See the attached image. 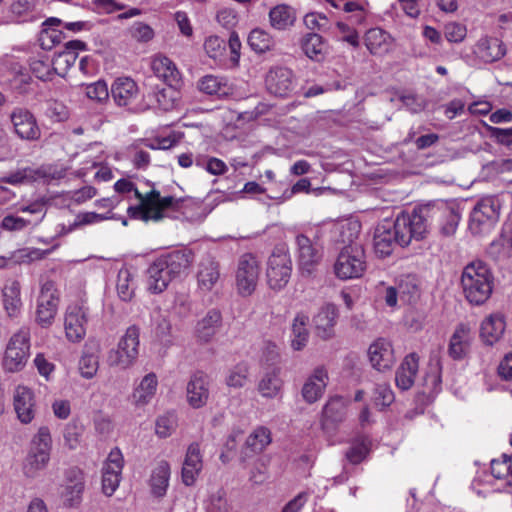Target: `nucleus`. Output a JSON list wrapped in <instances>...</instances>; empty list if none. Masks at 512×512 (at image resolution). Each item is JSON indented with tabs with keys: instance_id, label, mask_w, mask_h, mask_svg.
<instances>
[{
	"instance_id": "1",
	"label": "nucleus",
	"mask_w": 512,
	"mask_h": 512,
	"mask_svg": "<svg viewBox=\"0 0 512 512\" xmlns=\"http://www.w3.org/2000/svg\"><path fill=\"white\" fill-rule=\"evenodd\" d=\"M114 189L119 194L133 192L139 201L137 205L129 206L127 214L129 218L147 222H159L164 218H178V213L184 206V200L173 196L162 197L155 188L141 193L136 185L127 180L120 179L114 184Z\"/></svg>"
},
{
	"instance_id": "2",
	"label": "nucleus",
	"mask_w": 512,
	"mask_h": 512,
	"mask_svg": "<svg viewBox=\"0 0 512 512\" xmlns=\"http://www.w3.org/2000/svg\"><path fill=\"white\" fill-rule=\"evenodd\" d=\"M361 225L346 222L337 226L339 241L345 244L334 263V273L341 280L360 278L366 270V255L362 245L354 243Z\"/></svg>"
},
{
	"instance_id": "3",
	"label": "nucleus",
	"mask_w": 512,
	"mask_h": 512,
	"mask_svg": "<svg viewBox=\"0 0 512 512\" xmlns=\"http://www.w3.org/2000/svg\"><path fill=\"white\" fill-rule=\"evenodd\" d=\"M412 239L419 240L412 213H401L395 221L383 220L374 230L373 247L380 258L390 256L397 245L408 246Z\"/></svg>"
},
{
	"instance_id": "4",
	"label": "nucleus",
	"mask_w": 512,
	"mask_h": 512,
	"mask_svg": "<svg viewBox=\"0 0 512 512\" xmlns=\"http://www.w3.org/2000/svg\"><path fill=\"white\" fill-rule=\"evenodd\" d=\"M193 262V253L188 249L174 250L156 258L147 270L148 289L159 294L170 282L180 277Z\"/></svg>"
},
{
	"instance_id": "5",
	"label": "nucleus",
	"mask_w": 512,
	"mask_h": 512,
	"mask_svg": "<svg viewBox=\"0 0 512 512\" xmlns=\"http://www.w3.org/2000/svg\"><path fill=\"white\" fill-rule=\"evenodd\" d=\"M414 226L418 239L422 240L428 233L433 222H436L443 236H452L459 225L461 218L459 209L455 205L445 202L428 203L412 211Z\"/></svg>"
},
{
	"instance_id": "6",
	"label": "nucleus",
	"mask_w": 512,
	"mask_h": 512,
	"mask_svg": "<svg viewBox=\"0 0 512 512\" xmlns=\"http://www.w3.org/2000/svg\"><path fill=\"white\" fill-rule=\"evenodd\" d=\"M494 277L482 261L466 265L461 276V286L466 300L472 305H482L493 291Z\"/></svg>"
},
{
	"instance_id": "7",
	"label": "nucleus",
	"mask_w": 512,
	"mask_h": 512,
	"mask_svg": "<svg viewBox=\"0 0 512 512\" xmlns=\"http://www.w3.org/2000/svg\"><path fill=\"white\" fill-rule=\"evenodd\" d=\"M29 355L30 332L27 328H21L8 341L2 360V367L9 373L19 372L26 366Z\"/></svg>"
},
{
	"instance_id": "8",
	"label": "nucleus",
	"mask_w": 512,
	"mask_h": 512,
	"mask_svg": "<svg viewBox=\"0 0 512 512\" xmlns=\"http://www.w3.org/2000/svg\"><path fill=\"white\" fill-rule=\"evenodd\" d=\"M501 202L496 196L480 199L470 214L469 229L473 234L489 232L498 222Z\"/></svg>"
},
{
	"instance_id": "9",
	"label": "nucleus",
	"mask_w": 512,
	"mask_h": 512,
	"mask_svg": "<svg viewBox=\"0 0 512 512\" xmlns=\"http://www.w3.org/2000/svg\"><path fill=\"white\" fill-rule=\"evenodd\" d=\"M295 257L303 275H310L321 263L324 248L317 236L299 233L295 236Z\"/></svg>"
},
{
	"instance_id": "10",
	"label": "nucleus",
	"mask_w": 512,
	"mask_h": 512,
	"mask_svg": "<svg viewBox=\"0 0 512 512\" xmlns=\"http://www.w3.org/2000/svg\"><path fill=\"white\" fill-rule=\"evenodd\" d=\"M140 330L137 326H129L119 340L117 349L108 353L107 362L112 367L127 369L131 367L138 357Z\"/></svg>"
},
{
	"instance_id": "11",
	"label": "nucleus",
	"mask_w": 512,
	"mask_h": 512,
	"mask_svg": "<svg viewBox=\"0 0 512 512\" xmlns=\"http://www.w3.org/2000/svg\"><path fill=\"white\" fill-rule=\"evenodd\" d=\"M292 262L289 253L280 248H276L267 262V282L271 289L281 290L284 288L291 277Z\"/></svg>"
},
{
	"instance_id": "12",
	"label": "nucleus",
	"mask_w": 512,
	"mask_h": 512,
	"mask_svg": "<svg viewBox=\"0 0 512 512\" xmlns=\"http://www.w3.org/2000/svg\"><path fill=\"white\" fill-rule=\"evenodd\" d=\"M260 275V264L251 253L243 254L236 270V288L241 296H250L256 289Z\"/></svg>"
},
{
	"instance_id": "13",
	"label": "nucleus",
	"mask_w": 512,
	"mask_h": 512,
	"mask_svg": "<svg viewBox=\"0 0 512 512\" xmlns=\"http://www.w3.org/2000/svg\"><path fill=\"white\" fill-rule=\"evenodd\" d=\"M58 307V296L55 283L46 280L42 283L37 301L36 321L42 327L53 323Z\"/></svg>"
},
{
	"instance_id": "14",
	"label": "nucleus",
	"mask_w": 512,
	"mask_h": 512,
	"mask_svg": "<svg viewBox=\"0 0 512 512\" xmlns=\"http://www.w3.org/2000/svg\"><path fill=\"white\" fill-rule=\"evenodd\" d=\"M265 85L269 93L278 97H288L296 88V80L289 68L273 67L266 75Z\"/></svg>"
},
{
	"instance_id": "15",
	"label": "nucleus",
	"mask_w": 512,
	"mask_h": 512,
	"mask_svg": "<svg viewBox=\"0 0 512 512\" xmlns=\"http://www.w3.org/2000/svg\"><path fill=\"white\" fill-rule=\"evenodd\" d=\"M87 309L83 306L70 305L65 314L66 338L73 343L80 342L86 335Z\"/></svg>"
},
{
	"instance_id": "16",
	"label": "nucleus",
	"mask_w": 512,
	"mask_h": 512,
	"mask_svg": "<svg viewBox=\"0 0 512 512\" xmlns=\"http://www.w3.org/2000/svg\"><path fill=\"white\" fill-rule=\"evenodd\" d=\"M123 468V455L118 448H114L108 455L103 466L102 489L107 496H111L119 486Z\"/></svg>"
},
{
	"instance_id": "17",
	"label": "nucleus",
	"mask_w": 512,
	"mask_h": 512,
	"mask_svg": "<svg viewBox=\"0 0 512 512\" xmlns=\"http://www.w3.org/2000/svg\"><path fill=\"white\" fill-rule=\"evenodd\" d=\"M10 118L14 131L19 138L28 141H35L40 138L41 130L34 115L29 110L15 108Z\"/></svg>"
},
{
	"instance_id": "18",
	"label": "nucleus",
	"mask_w": 512,
	"mask_h": 512,
	"mask_svg": "<svg viewBox=\"0 0 512 512\" xmlns=\"http://www.w3.org/2000/svg\"><path fill=\"white\" fill-rule=\"evenodd\" d=\"M368 357L372 367L380 372L390 370L396 359L390 341L378 338L368 348Z\"/></svg>"
},
{
	"instance_id": "19",
	"label": "nucleus",
	"mask_w": 512,
	"mask_h": 512,
	"mask_svg": "<svg viewBox=\"0 0 512 512\" xmlns=\"http://www.w3.org/2000/svg\"><path fill=\"white\" fill-rule=\"evenodd\" d=\"M473 340L474 333L470 325L467 323L458 324L449 340V356L454 360L465 358L470 352Z\"/></svg>"
},
{
	"instance_id": "20",
	"label": "nucleus",
	"mask_w": 512,
	"mask_h": 512,
	"mask_svg": "<svg viewBox=\"0 0 512 512\" xmlns=\"http://www.w3.org/2000/svg\"><path fill=\"white\" fill-rule=\"evenodd\" d=\"M158 389V377L155 373L150 372L135 382L130 401L136 408H144L149 405L156 396Z\"/></svg>"
},
{
	"instance_id": "21",
	"label": "nucleus",
	"mask_w": 512,
	"mask_h": 512,
	"mask_svg": "<svg viewBox=\"0 0 512 512\" xmlns=\"http://www.w3.org/2000/svg\"><path fill=\"white\" fill-rule=\"evenodd\" d=\"M14 410L23 424H29L35 417L36 403L33 391L26 386H18L13 396Z\"/></svg>"
},
{
	"instance_id": "22",
	"label": "nucleus",
	"mask_w": 512,
	"mask_h": 512,
	"mask_svg": "<svg viewBox=\"0 0 512 512\" xmlns=\"http://www.w3.org/2000/svg\"><path fill=\"white\" fill-rule=\"evenodd\" d=\"M209 377L203 372L193 374L187 383V401L193 408L203 407L209 398Z\"/></svg>"
},
{
	"instance_id": "23",
	"label": "nucleus",
	"mask_w": 512,
	"mask_h": 512,
	"mask_svg": "<svg viewBox=\"0 0 512 512\" xmlns=\"http://www.w3.org/2000/svg\"><path fill=\"white\" fill-rule=\"evenodd\" d=\"M473 52L482 62L492 63L505 56L506 48L500 39L485 36L477 41Z\"/></svg>"
},
{
	"instance_id": "24",
	"label": "nucleus",
	"mask_w": 512,
	"mask_h": 512,
	"mask_svg": "<svg viewBox=\"0 0 512 512\" xmlns=\"http://www.w3.org/2000/svg\"><path fill=\"white\" fill-rule=\"evenodd\" d=\"M328 373L324 367H317L307 378L302 387V396L307 403H315L318 401L327 386Z\"/></svg>"
},
{
	"instance_id": "25",
	"label": "nucleus",
	"mask_w": 512,
	"mask_h": 512,
	"mask_svg": "<svg viewBox=\"0 0 512 512\" xmlns=\"http://www.w3.org/2000/svg\"><path fill=\"white\" fill-rule=\"evenodd\" d=\"M222 325V315L216 309L209 310L197 323L194 336L200 343H209Z\"/></svg>"
},
{
	"instance_id": "26",
	"label": "nucleus",
	"mask_w": 512,
	"mask_h": 512,
	"mask_svg": "<svg viewBox=\"0 0 512 512\" xmlns=\"http://www.w3.org/2000/svg\"><path fill=\"white\" fill-rule=\"evenodd\" d=\"M203 468L202 455L198 443L189 445L182 466L181 478L186 486H192Z\"/></svg>"
},
{
	"instance_id": "27",
	"label": "nucleus",
	"mask_w": 512,
	"mask_h": 512,
	"mask_svg": "<svg viewBox=\"0 0 512 512\" xmlns=\"http://www.w3.org/2000/svg\"><path fill=\"white\" fill-rule=\"evenodd\" d=\"M505 329L504 315L500 312L492 313L482 321L480 337L486 345L492 346L502 338Z\"/></svg>"
},
{
	"instance_id": "28",
	"label": "nucleus",
	"mask_w": 512,
	"mask_h": 512,
	"mask_svg": "<svg viewBox=\"0 0 512 512\" xmlns=\"http://www.w3.org/2000/svg\"><path fill=\"white\" fill-rule=\"evenodd\" d=\"M220 280L219 263L210 255L202 258L198 266L197 284L205 292L211 291Z\"/></svg>"
},
{
	"instance_id": "29",
	"label": "nucleus",
	"mask_w": 512,
	"mask_h": 512,
	"mask_svg": "<svg viewBox=\"0 0 512 512\" xmlns=\"http://www.w3.org/2000/svg\"><path fill=\"white\" fill-rule=\"evenodd\" d=\"M139 88L129 77L117 78L111 86V95L118 106L131 105L138 97Z\"/></svg>"
},
{
	"instance_id": "30",
	"label": "nucleus",
	"mask_w": 512,
	"mask_h": 512,
	"mask_svg": "<svg viewBox=\"0 0 512 512\" xmlns=\"http://www.w3.org/2000/svg\"><path fill=\"white\" fill-rule=\"evenodd\" d=\"M337 318L338 310L334 304L328 303L322 306L313 319L317 335L325 340L331 338Z\"/></svg>"
},
{
	"instance_id": "31",
	"label": "nucleus",
	"mask_w": 512,
	"mask_h": 512,
	"mask_svg": "<svg viewBox=\"0 0 512 512\" xmlns=\"http://www.w3.org/2000/svg\"><path fill=\"white\" fill-rule=\"evenodd\" d=\"M83 491V473L78 469H70L67 483L61 494L64 505L68 507L77 506L81 502Z\"/></svg>"
},
{
	"instance_id": "32",
	"label": "nucleus",
	"mask_w": 512,
	"mask_h": 512,
	"mask_svg": "<svg viewBox=\"0 0 512 512\" xmlns=\"http://www.w3.org/2000/svg\"><path fill=\"white\" fill-rule=\"evenodd\" d=\"M419 358L415 353L407 355L396 371V386L401 390L410 389L416 377L419 367Z\"/></svg>"
},
{
	"instance_id": "33",
	"label": "nucleus",
	"mask_w": 512,
	"mask_h": 512,
	"mask_svg": "<svg viewBox=\"0 0 512 512\" xmlns=\"http://www.w3.org/2000/svg\"><path fill=\"white\" fill-rule=\"evenodd\" d=\"M268 17L272 28L278 31H286L294 26L297 14L293 7L279 4L270 9Z\"/></svg>"
},
{
	"instance_id": "34",
	"label": "nucleus",
	"mask_w": 512,
	"mask_h": 512,
	"mask_svg": "<svg viewBox=\"0 0 512 512\" xmlns=\"http://www.w3.org/2000/svg\"><path fill=\"white\" fill-rule=\"evenodd\" d=\"M365 45L371 54L382 56L392 49V39L386 31L372 28L365 34Z\"/></svg>"
},
{
	"instance_id": "35",
	"label": "nucleus",
	"mask_w": 512,
	"mask_h": 512,
	"mask_svg": "<svg viewBox=\"0 0 512 512\" xmlns=\"http://www.w3.org/2000/svg\"><path fill=\"white\" fill-rule=\"evenodd\" d=\"M20 283L16 280L8 281L2 290L3 307L9 317H18L22 309L20 297Z\"/></svg>"
},
{
	"instance_id": "36",
	"label": "nucleus",
	"mask_w": 512,
	"mask_h": 512,
	"mask_svg": "<svg viewBox=\"0 0 512 512\" xmlns=\"http://www.w3.org/2000/svg\"><path fill=\"white\" fill-rule=\"evenodd\" d=\"M272 436L269 428L257 426L245 441L244 453L246 456L263 452L271 443Z\"/></svg>"
},
{
	"instance_id": "37",
	"label": "nucleus",
	"mask_w": 512,
	"mask_h": 512,
	"mask_svg": "<svg viewBox=\"0 0 512 512\" xmlns=\"http://www.w3.org/2000/svg\"><path fill=\"white\" fill-rule=\"evenodd\" d=\"M170 479V465L167 461L161 460L153 468L150 477V486L153 495L163 497L166 494Z\"/></svg>"
},
{
	"instance_id": "38",
	"label": "nucleus",
	"mask_w": 512,
	"mask_h": 512,
	"mask_svg": "<svg viewBox=\"0 0 512 512\" xmlns=\"http://www.w3.org/2000/svg\"><path fill=\"white\" fill-rule=\"evenodd\" d=\"M152 68L155 74L167 82L170 86L180 80V73L175 64L166 56H157L153 59Z\"/></svg>"
},
{
	"instance_id": "39",
	"label": "nucleus",
	"mask_w": 512,
	"mask_h": 512,
	"mask_svg": "<svg viewBox=\"0 0 512 512\" xmlns=\"http://www.w3.org/2000/svg\"><path fill=\"white\" fill-rule=\"evenodd\" d=\"M308 324L309 317L304 313H298L293 320L291 346L296 351L302 350L308 342Z\"/></svg>"
},
{
	"instance_id": "40",
	"label": "nucleus",
	"mask_w": 512,
	"mask_h": 512,
	"mask_svg": "<svg viewBox=\"0 0 512 512\" xmlns=\"http://www.w3.org/2000/svg\"><path fill=\"white\" fill-rule=\"evenodd\" d=\"M347 401L341 396L331 397L323 407L325 422L340 423L346 417Z\"/></svg>"
},
{
	"instance_id": "41",
	"label": "nucleus",
	"mask_w": 512,
	"mask_h": 512,
	"mask_svg": "<svg viewBox=\"0 0 512 512\" xmlns=\"http://www.w3.org/2000/svg\"><path fill=\"white\" fill-rule=\"evenodd\" d=\"M52 438L48 427H40L31 441L29 452L50 460Z\"/></svg>"
},
{
	"instance_id": "42",
	"label": "nucleus",
	"mask_w": 512,
	"mask_h": 512,
	"mask_svg": "<svg viewBox=\"0 0 512 512\" xmlns=\"http://www.w3.org/2000/svg\"><path fill=\"white\" fill-rule=\"evenodd\" d=\"M301 48L312 60L320 61L324 56L325 44L319 34L307 33L301 40Z\"/></svg>"
},
{
	"instance_id": "43",
	"label": "nucleus",
	"mask_w": 512,
	"mask_h": 512,
	"mask_svg": "<svg viewBox=\"0 0 512 512\" xmlns=\"http://www.w3.org/2000/svg\"><path fill=\"white\" fill-rule=\"evenodd\" d=\"M248 45L256 53L271 51L275 46L274 38L261 28L253 29L248 35Z\"/></svg>"
},
{
	"instance_id": "44",
	"label": "nucleus",
	"mask_w": 512,
	"mask_h": 512,
	"mask_svg": "<svg viewBox=\"0 0 512 512\" xmlns=\"http://www.w3.org/2000/svg\"><path fill=\"white\" fill-rule=\"evenodd\" d=\"M399 296L408 303L415 302L420 297L419 281L415 275L402 276L398 282Z\"/></svg>"
},
{
	"instance_id": "45",
	"label": "nucleus",
	"mask_w": 512,
	"mask_h": 512,
	"mask_svg": "<svg viewBox=\"0 0 512 512\" xmlns=\"http://www.w3.org/2000/svg\"><path fill=\"white\" fill-rule=\"evenodd\" d=\"M282 387V381L275 371L264 374L258 383V391L265 398H275Z\"/></svg>"
},
{
	"instance_id": "46",
	"label": "nucleus",
	"mask_w": 512,
	"mask_h": 512,
	"mask_svg": "<svg viewBox=\"0 0 512 512\" xmlns=\"http://www.w3.org/2000/svg\"><path fill=\"white\" fill-rule=\"evenodd\" d=\"M249 365L246 362H239L227 373L225 383L230 388H242L248 382Z\"/></svg>"
},
{
	"instance_id": "47",
	"label": "nucleus",
	"mask_w": 512,
	"mask_h": 512,
	"mask_svg": "<svg viewBox=\"0 0 512 512\" xmlns=\"http://www.w3.org/2000/svg\"><path fill=\"white\" fill-rule=\"evenodd\" d=\"M371 441L366 436L356 438L346 452L347 460L352 464H358L365 459L370 451Z\"/></svg>"
},
{
	"instance_id": "48",
	"label": "nucleus",
	"mask_w": 512,
	"mask_h": 512,
	"mask_svg": "<svg viewBox=\"0 0 512 512\" xmlns=\"http://www.w3.org/2000/svg\"><path fill=\"white\" fill-rule=\"evenodd\" d=\"M49 461L47 458L28 452L22 464V472L26 478L34 479L47 467Z\"/></svg>"
},
{
	"instance_id": "49",
	"label": "nucleus",
	"mask_w": 512,
	"mask_h": 512,
	"mask_svg": "<svg viewBox=\"0 0 512 512\" xmlns=\"http://www.w3.org/2000/svg\"><path fill=\"white\" fill-rule=\"evenodd\" d=\"M200 91L208 95L222 96L227 94V83L223 78L214 75H206L202 77L198 83Z\"/></svg>"
},
{
	"instance_id": "50",
	"label": "nucleus",
	"mask_w": 512,
	"mask_h": 512,
	"mask_svg": "<svg viewBox=\"0 0 512 512\" xmlns=\"http://www.w3.org/2000/svg\"><path fill=\"white\" fill-rule=\"evenodd\" d=\"M29 65L31 72L40 80H49L54 74L52 61L46 55L32 57Z\"/></svg>"
},
{
	"instance_id": "51",
	"label": "nucleus",
	"mask_w": 512,
	"mask_h": 512,
	"mask_svg": "<svg viewBox=\"0 0 512 512\" xmlns=\"http://www.w3.org/2000/svg\"><path fill=\"white\" fill-rule=\"evenodd\" d=\"M116 289L123 301H129L134 295L133 276L129 269L122 268L117 275Z\"/></svg>"
},
{
	"instance_id": "52",
	"label": "nucleus",
	"mask_w": 512,
	"mask_h": 512,
	"mask_svg": "<svg viewBox=\"0 0 512 512\" xmlns=\"http://www.w3.org/2000/svg\"><path fill=\"white\" fill-rule=\"evenodd\" d=\"M77 59V53L63 51L57 54L51 61L54 74L64 76L68 69L73 66Z\"/></svg>"
},
{
	"instance_id": "53",
	"label": "nucleus",
	"mask_w": 512,
	"mask_h": 512,
	"mask_svg": "<svg viewBox=\"0 0 512 512\" xmlns=\"http://www.w3.org/2000/svg\"><path fill=\"white\" fill-rule=\"evenodd\" d=\"M177 426V417L173 412L159 416L156 420V434L161 438H166L172 434Z\"/></svg>"
},
{
	"instance_id": "54",
	"label": "nucleus",
	"mask_w": 512,
	"mask_h": 512,
	"mask_svg": "<svg viewBox=\"0 0 512 512\" xmlns=\"http://www.w3.org/2000/svg\"><path fill=\"white\" fill-rule=\"evenodd\" d=\"M83 426L75 421L69 422L64 430V441L70 449H76L81 440L83 434Z\"/></svg>"
},
{
	"instance_id": "55",
	"label": "nucleus",
	"mask_w": 512,
	"mask_h": 512,
	"mask_svg": "<svg viewBox=\"0 0 512 512\" xmlns=\"http://www.w3.org/2000/svg\"><path fill=\"white\" fill-rule=\"evenodd\" d=\"M373 399L377 407L385 408L393 403L395 397L389 384L379 383L374 389Z\"/></svg>"
},
{
	"instance_id": "56",
	"label": "nucleus",
	"mask_w": 512,
	"mask_h": 512,
	"mask_svg": "<svg viewBox=\"0 0 512 512\" xmlns=\"http://www.w3.org/2000/svg\"><path fill=\"white\" fill-rule=\"evenodd\" d=\"M31 224V220L24 217L8 214L0 222V228L9 232L23 231Z\"/></svg>"
},
{
	"instance_id": "57",
	"label": "nucleus",
	"mask_w": 512,
	"mask_h": 512,
	"mask_svg": "<svg viewBox=\"0 0 512 512\" xmlns=\"http://www.w3.org/2000/svg\"><path fill=\"white\" fill-rule=\"evenodd\" d=\"M98 358L94 354L84 353L79 360V371L82 377L86 379L93 378L98 371Z\"/></svg>"
},
{
	"instance_id": "58",
	"label": "nucleus",
	"mask_w": 512,
	"mask_h": 512,
	"mask_svg": "<svg viewBox=\"0 0 512 512\" xmlns=\"http://www.w3.org/2000/svg\"><path fill=\"white\" fill-rule=\"evenodd\" d=\"M37 175L38 171L31 167H25L17 171L11 172L9 175L3 178V181L8 184L17 185L33 181L36 179Z\"/></svg>"
},
{
	"instance_id": "59",
	"label": "nucleus",
	"mask_w": 512,
	"mask_h": 512,
	"mask_svg": "<svg viewBox=\"0 0 512 512\" xmlns=\"http://www.w3.org/2000/svg\"><path fill=\"white\" fill-rule=\"evenodd\" d=\"M502 460L491 461V473L497 479H504L507 476H512V455H503Z\"/></svg>"
},
{
	"instance_id": "60",
	"label": "nucleus",
	"mask_w": 512,
	"mask_h": 512,
	"mask_svg": "<svg viewBox=\"0 0 512 512\" xmlns=\"http://www.w3.org/2000/svg\"><path fill=\"white\" fill-rule=\"evenodd\" d=\"M131 37L142 43L149 42L154 37V30L146 23L135 22L129 29Z\"/></svg>"
},
{
	"instance_id": "61",
	"label": "nucleus",
	"mask_w": 512,
	"mask_h": 512,
	"mask_svg": "<svg viewBox=\"0 0 512 512\" xmlns=\"http://www.w3.org/2000/svg\"><path fill=\"white\" fill-rule=\"evenodd\" d=\"M444 34L447 41L452 43H460L465 39L467 29L463 24L450 22L445 25Z\"/></svg>"
},
{
	"instance_id": "62",
	"label": "nucleus",
	"mask_w": 512,
	"mask_h": 512,
	"mask_svg": "<svg viewBox=\"0 0 512 512\" xmlns=\"http://www.w3.org/2000/svg\"><path fill=\"white\" fill-rule=\"evenodd\" d=\"M86 95L92 100L102 102L109 97L108 86L105 81L98 80L86 86Z\"/></svg>"
},
{
	"instance_id": "63",
	"label": "nucleus",
	"mask_w": 512,
	"mask_h": 512,
	"mask_svg": "<svg viewBox=\"0 0 512 512\" xmlns=\"http://www.w3.org/2000/svg\"><path fill=\"white\" fill-rule=\"evenodd\" d=\"M304 24L310 30L328 31L330 29L327 17L320 13H308L304 17Z\"/></svg>"
},
{
	"instance_id": "64",
	"label": "nucleus",
	"mask_w": 512,
	"mask_h": 512,
	"mask_svg": "<svg viewBox=\"0 0 512 512\" xmlns=\"http://www.w3.org/2000/svg\"><path fill=\"white\" fill-rule=\"evenodd\" d=\"M204 49L210 58L217 59L225 50V41L218 36H209L204 42Z\"/></svg>"
}]
</instances>
